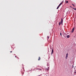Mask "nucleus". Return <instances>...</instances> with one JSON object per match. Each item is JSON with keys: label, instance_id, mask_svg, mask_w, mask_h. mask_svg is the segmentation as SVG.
Instances as JSON below:
<instances>
[{"label": "nucleus", "instance_id": "11", "mask_svg": "<svg viewBox=\"0 0 76 76\" xmlns=\"http://www.w3.org/2000/svg\"><path fill=\"white\" fill-rule=\"evenodd\" d=\"M72 9H74V10H76V8H72Z\"/></svg>", "mask_w": 76, "mask_h": 76}, {"label": "nucleus", "instance_id": "21", "mask_svg": "<svg viewBox=\"0 0 76 76\" xmlns=\"http://www.w3.org/2000/svg\"><path fill=\"white\" fill-rule=\"evenodd\" d=\"M70 7H71V6H70Z\"/></svg>", "mask_w": 76, "mask_h": 76}, {"label": "nucleus", "instance_id": "19", "mask_svg": "<svg viewBox=\"0 0 76 76\" xmlns=\"http://www.w3.org/2000/svg\"><path fill=\"white\" fill-rule=\"evenodd\" d=\"M76 72H75V73H76Z\"/></svg>", "mask_w": 76, "mask_h": 76}, {"label": "nucleus", "instance_id": "14", "mask_svg": "<svg viewBox=\"0 0 76 76\" xmlns=\"http://www.w3.org/2000/svg\"><path fill=\"white\" fill-rule=\"evenodd\" d=\"M60 35H61V36H62V35H61V33H60Z\"/></svg>", "mask_w": 76, "mask_h": 76}, {"label": "nucleus", "instance_id": "6", "mask_svg": "<svg viewBox=\"0 0 76 76\" xmlns=\"http://www.w3.org/2000/svg\"><path fill=\"white\" fill-rule=\"evenodd\" d=\"M63 4V2H61L58 5L59 6H61V4Z\"/></svg>", "mask_w": 76, "mask_h": 76}, {"label": "nucleus", "instance_id": "4", "mask_svg": "<svg viewBox=\"0 0 76 76\" xmlns=\"http://www.w3.org/2000/svg\"><path fill=\"white\" fill-rule=\"evenodd\" d=\"M74 29H75V28H73L71 32H72V33L73 32V31H74Z\"/></svg>", "mask_w": 76, "mask_h": 76}, {"label": "nucleus", "instance_id": "2", "mask_svg": "<svg viewBox=\"0 0 76 76\" xmlns=\"http://www.w3.org/2000/svg\"><path fill=\"white\" fill-rule=\"evenodd\" d=\"M64 37H65V38H66V37H67V34H65L64 35Z\"/></svg>", "mask_w": 76, "mask_h": 76}, {"label": "nucleus", "instance_id": "9", "mask_svg": "<svg viewBox=\"0 0 76 76\" xmlns=\"http://www.w3.org/2000/svg\"><path fill=\"white\" fill-rule=\"evenodd\" d=\"M41 59V58H40V57H39V58L38 59V60L39 61V60H40Z\"/></svg>", "mask_w": 76, "mask_h": 76}, {"label": "nucleus", "instance_id": "10", "mask_svg": "<svg viewBox=\"0 0 76 76\" xmlns=\"http://www.w3.org/2000/svg\"><path fill=\"white\" fill-rule=\"evenodd\" d=\"M67 38H69V37H70V36H69V35H68L67 36Z\"/></svg>", "mask_w": 76, "mask_h": 76}, {"label": "nucleus", "instance_id": "22", "mask_svg": "<svg viewBox=\"0 0 76 76\" xmlns=\"http://www.w3.org/2000/svg\"><path fill=\"white\" fill-rule=\"evenodd\" d=\"M15 57H16V56H15Z\"/></svg>", "mask_w": 76, "mask_h": 76}, {"label": "nucleus", "instance_id": "5", "mask_svg": "<svg viewBox=\"0 0 76 76\" xmlns=\"http://www.w3.org/2000/svg\"><path fill=\"white\" fill-rule=\"evenodd\" d=\"M53 53H54V51H53V49L52 50V52H51L52 55V54H53Z\"/></svg>", "mask_w": 76, "mask_h": 76}, {"label": "nucleus", "instance_id": "1", "mask_svg": "<svg viewBox=\"0 0 76 76\" xmlns=\"http://www.w3.org/2000/svg\"><path fill=\"white\" fill-rule=\"evenodd\" d=\"M63 19L61 18V21L59 23V26L61 24L63 25Z\"/></svg>", "mask_w": 76, "mask_h": 76}, {"label": "nucleus", "instance_id": "13", "mask_svg": "<svg viewBox=\"0 0 76 76\" xmlns=\"http://www.w3.org/2000/svg\"><path fill=\"white\" fill-rule=\"evenodd\" d=\"M69 3V1H66V3Z\"/></svg>", "mask_w": 76, "mask_h": 76}, {"label": "nucleus", "instance_id": "20", "mask_svg": "<svg viewBox=\"0 0 76 76\" xmlns=\"http://www.w3.org/2000/svg\"><path fill=\"white\" fill-rule=\"evenodd\" d=\"M72 66H73V65Z\"/></svg>", "mask_w": 76, "mask_h": 76}, {"label": "nucleus", "instance_id": "3", "mask_svg": "<svg viewBox=\"0 0 76 76\" xmlns=\"http://www.w3.org/2000/svg\"><path fill=\"white\" fill-rule=\"evenodd\" d=\"M67 57H68V54L67 53L66 54V59H67Z\"/></svg>", "mask_w": 76, "mask_h": 76}, {"label": "nucleus", "instance_id": "12", "mask_svg": "<svg viewBox=\"0 0 76 76\" xmlns=\"http://www.w3.org/2000/svg\"><path fill=\"white\" fill-rule=\"evenodd\" d=\"M59 6H58L57 7V9H58L59 8Z\"/></svg>", "mask_w": 76, "mask_h": 76}, {"label": "nucleus", "instance_id": "18", "mask_svg": "<svg viewBox=\"0 0 76 76\" xmlns=\"http://www.w3.org/2000/svg\"><path fill=\"white\" fill-rule=\"evenodd\" d=\"M12 51H10V53H12Z\"/></svg>", "mask_w": 76, "mask_h": 76}, {"label": "nucleus", "instance_id": "17", "mask_svg": "<svg viewBox=\"0 0 76 76\" xmlns=\"http://www.w3.org/2000/svg\"><path fill=\"white\" fill-rule=\"evenodd\" d=\"M48 39L49 38V37H48Z\"/></svg>", "mask_w": 76, "mask_h": 76}, {"label": "nucleus", "instance_id": "16", "mask_svg": "<svg viewBox=\"0 0 76 76\" xmlns=\"http://www.w3.org/2000/svg\"><path fill=\"white\" fill-rule=\"evenodd\" d=\"M48 68H49V67H48V69H46V70H48Z\"/></svg>", "mask_w": 76, "mask_h": 76}, {"label": "nucleus", "instance_id": "8", "mask_svg": "<svg viewBox=\"0 0 76 76\" xmlns=\"http://www.w3.org/2000/svg\"><path fill=\"white\" fill-rule=\"evenodd\" d=\"M63 4V2H61L58 5L59 6H61V4Z\"/></svg>", "mask_w": 76, "mask_h": 76}, {"label": "nucleus", "instance_id": "15", "mask_svg": "<svg viewBox=\"0 0 76 76\" xmlns=\"http://www.w3.org/2000/svg\"><path fill=\"white\" fill-rule=\"evenodd\" d=\"M72 5H73V6L74 7H75V5H74V4H72Z\"/></svg>", "mask_w": 76, "mask_h": 76}, {"label": "nucleus", "instance_id": "7", "mask_svg": "<svg viewBox=\"0 0 76 76\" xmlns=\"http://www.w3.org/2000/svg\"><path fill=\"white\" fill-rule=\"evenodd\" d=\"M63 4V2H61L58 5L59 6H61V4Z\"/></svg>", "mask_w": 76, "mask_h": 76}]
</instances>
